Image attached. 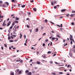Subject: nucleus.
<instances>
[{
  "instance_id": "obj_1",
  "label": "nucleus",
  "mask_w": 75,
  "mask_h": 75,
  "mask_svg": "<svg viewBox=\"0 0 75 75\" xmlns=\"http://www.w3.org/2000/svg\"><path fill=\"white\" fill-rule=\"evenodd\" d=\"M69 39L70 41H72L73 42H75V41H74V40L72 39V36L71 35H70V37L69 38Z\"/></svg>"
},
{
  "instance_id": "obj_2",
  "label": "nucleus",
  "mask_w": 75,
  "mask_h": 75,
  "mask_svg": "<svg viewBox=\"0 0 75 75\" xmlns=\"http://www.w3.org/2000/svg\"><path fill=\"white\" fill-rule=\"evenodd\" d=\"M19 69H17L16 71L15 72H16V75H18V73L19 72Z\"/></svg>"
},
{
  "instance_id": "obj_3",
  "label": "nucleus",
  "mask_w": 75,
  "mask_h": 75,
  "mask_svg": "<svg viewBox=\"0 0 75 75\" xmlns=\"http://www.w3.org/2000/svg\"><path fill=\"white\" fill-rule=\"evenodd\" d=\"M55 39H56V40H55V41H58V38H52V40H55Z\"/></svg>"
},
{
  "instance_id": "obj_4",
  "label": "nucleus",
  "mask_w": 75,
  "mask_h": 75,
  "mask_svg": "<svg viewBox=\"0 0 75 75\" xmlns=\"http://www.w3.org/2000/svg\"><path fill=\"white\" fill-rule=\"evenodd\" d=\"M28 75H32V73H31V72H29V73H28L27 74Z\"/></svg>"
},
{
  "instance_id": "obj_5",
  "label": "nucleus",
  "mask_w": 75,
  "mask_h": 75,
  "mask_svg": "<svg viewBox=\"0 0 75 75\" xmlns=\"http://www.w3.org/2000/svg\"><path fill=\"white\" fill-rule=\"evenodd\" d=\"M65 11H66V9H62L61 11V12H64Z\"/></svg>"
},
{
  "instance_id": "obj_6",
  "label": "nucleus",
  "mask_w": 75,
  "mask_h": 75,
  "mask_svg": "<svg viewBox=\"0 0 75 75\" xmlns=\"http://www.w3.org/2000/svg\"><path fill=\"white\" fill-rule=\"evenodd\" d=\"M20 18H17V17H16L15 18V20H18Z\"/></svg>"
},
{
  "instance_id": "obj_7",
  "label": "nucleus",
  "mask_w": 75,
  "mask_h": 75,
  "mask_svg": "<svg viewBox=\"0 0 75 75\" xmlns=\"http://www.w3.org/2000/svg\"><path fill=\"white\" fill-rule=\"evenodd\" d=\"M37 9L36 8H33V10L34 11H37Z\"/></svg>"
},
{
  "instance_id": "obj_8",
  "label": "nucleus",
  "mask_w": 75,
  "mask_h": 75,
  "mask_svg": "<svg viewBox=\"0 0 75 75\" xmlns=\"http://www.w3.org/2000/svg\"><path fill=\"white\" fill-rule=\"evenodd\" d=\"M74 16V14H71L70 15V17H73Z\"/></svg>"
},
{
  "instance_id": "obj_9",
  "label": "nucleus",
  "mask_w": 75,
  "mask_h": 75,
  "mask_svg": "<svg viewBox=\"0 0 75 75\" xmlns=\"http://www.w3.org/2000/svg\"><path fill=\"white\" fill-rule=\"evenodd\" d=\"M21 7H22V8H24V7H25V5H22L21 6Z\"/></svg>"
},
{
  "instance_id": "obj_10",
  "label": "nucleus",
  "mask_w": 75,
  "mask_h": 75,
  "mask_svg": "<svg viewBox=\"0 0 75 75\" xmlns=\"http://www.w3.org/2000/svg\"><path fill=\"white\" fill-rule=\"evenodd\" d=\"M36 63L37 64H38L39 65H40V62H38V61Z\"/></svg>"
},
{
  "instance_id": "obj_11",
  "label": "nucleus",
  "mask_w": 75,
  "mask_h": 75,
  "mask_svg": "<svg viewBox=\"0 0 75 75\" xmlns=\"http://www.w3.org/2000/svg\"><path fill=\"white\" fill-rule=\"evenodd\" d=\"M72 51L74 52H75V49H74V48H73Z\"/></svg>"
},
{
  "instance_id": "obj_12",
  "label": "nucleus",
  "mask_w": 75,
  "mask_h": 75,
  "mask_svg": "<svg viewBox=\"0 0 75 75\" xmlns=\"http://www.w3.org/2000/svg\"><path fill=\"white\" fill-rule=\"evenodd\" d=\"M20 35H21V36L20 37V39H21V38H22V35L21 34V33H20Z\"/></svg>"
},
{
  "instance_id": "obj_13",
  "label": "nucleus",
  "mask_w": 75,
  "mask_h": 75,
  "mask_svg": "<svg viewBox=\"0 0 75 75\" xmlns=\"http://www.w3.org/2000/svg\"><path fill=\"white\" fill-rule=\"evenodd\" d=\"M42 61H43V62H45L46 63L47 62V61H45V60H42Z\"/></svg>"
},
{
  "instance_id": "obj_14",
  "label": "nucleus",
  "mask_w": 75,
  "mask_h": 75,
  "mask_svg": "<svg viewBox=\"0 0 75 75\" xmlns=\"http://www.w3.org/2000/svg\"><path fill=\"white\" fill-rule=\"evenodd\" d=\"M3 26H4V25L5 26V25H6V24L4 25L5 24V21H4V22L3 23Z\"/></svg>"
},
{
  "instance_id": "obj_15",
  "label": "nucleus",
  "mask_w": 75,
  "mask_h": 75,
  "mask_svg": "<svg viewBox=\"0 0 75 75\" xmlns=\"http://www.w3.org/2000/svg\"><path fill=\"white\" fill-rule=\"evenodd\" d=\"M6 5H7L8 6L9 5V4L8 3V2H6Z\"/></svg>"
},
{
  "instance_id": "obj_16",
  "label": "nucleus",
  "mask_w": 75,
  "mask_h": 75,
  "mask_svg": "<svg viewBox=\"0 0 75 75\" xmlns=\"http://www.w3.org/2000/svg\"><path fill=\"white\" fill-rule=\"evenodd\" d=\"M14 75V74L13 72L11 73V74H10V75Z\"/></svg>"
},
{
  "instance_id": "obj_17",
  "label": "nucleus",
  "mask_w": 75,
  "mask_h": 75,
  "mask_svg": "<svg viewBox=\"0 0 75 75\" xmlns=\"http://www.w3.org/2000/svg\"><path fill=\"white\" fill-rule=\"evenodd\" d=\"M23 62V60H21L20 62V63H21V64H22Z\"/></svg>"
},
{
  "instance_id": "obj_18",
  "label": "nucleus",
  "mask_w": 75,
  "mask_h": 75,
  "mask_svg": "<svg viewBox=\"0 0 75 75\" xmlns=\"http://www.w3.org/2000/svg\"><path fill=\"white\" fill-rule=\"evenodd\" d=\"M15 24V22H14L13 23L12 25V26H14Z\"/></svg>"
},
{
  "instance_id": "obj_19",
  "label": "nucleus",
  "mask_w": 75,
  "mask_h": 75,
  "mask_svg": "<svg viewBox=\"0 0 75 75\" xmlns=\"http://www.w3.org/2000/svg\"><path fill=\"white\" fill-rule=\"evenodd\" d=\"M21 60L20 59H18L16 60V62H19V61H20Z\"/></svg>"
},
{
  "instance_id": "obj_20",
  "label": "nucleus",
  "mask_w": 75,
  "mask_h": 75,
  "mask_svg": "<svg viewBox=\"0 0 75 75\" xmlns=\"http://www.w3.org/2000/svg\"><path fill=\"white\" fill-rule=\"evenodd\" d=\"M29 72V71L28 70H27L25 71V72L26 73H28V72Z\"/></svg>"
},
{
  "instance_id": "obj_21",
  "label": "nucleus",
  "mask_w": 75,
  "mask_h": 75,
  "mask_svg": "<svg viewBox=\"0 0 75 75\" xmlns=\"http://www.w3.org/2000/svg\"><path fill=\"white\" fill-rule=\"evenodd\" d=\"M47 54H51V52L50 51H48L47 52Z\"/></svg>"
},
{
  "instance_id": "obj_22",
  "label": "nucleus",
  "mask_w": 75,
  "mask_h": 75,
  "mask_svg": "<svg viewBox=\"0 0 75 75\" xmlns=\"http://www.w3.org/2000/svg\"><path fill=\"white\" fill-rule=\"evenodd\" d=\"M59 74H63V73L62 72H59Z\"/></svg>"
},
{
  "instance_id": "obj_23",
  "label": "nucleus",
  "mask_w": 75,
  "mask_h": 75,
  "mask_svg": "<svg viewBox=\"0 0 75 75\" xmlns=\"http://www.w3.org/2000/svg\"><path fill=\"white\" fill-rule=\"evenodd\" d=\"M9 25H10V24L9 23H8L7 24V26L8 27V26H9Z\"/></svg>"
},
{
  "instance_id": "obj_24",
  "label": "nucleus",
  "mask_w": 75,
  "mask_h": 75,
  "mask_svg": "<svg viewBox=\"0 0 75 75\" xmlns=\"http://www.w3.org/2000/svg\"><path fill=\"white\" fill-rule=\"evenodd\" d=\"M52 75H56V73H55L52 72Z\"/></svg>"
},
{
  "instance_id": "obj_25",
  "label": "nucleus",
  "mask_w": 75,
  "mask_h": 75,
  "mask_svg": "<svg viewBox=\"0 0 75 75\" xmlns=\"http://www.w3.org/2000/svg\"><path fill=\"white\" fill-rule=\"evenodd\" d=\"M38 28H37L36 30V32H38Z\"/></svg>"
},
{
  "instance_id": "obj_26",
  "label": "nucleus",
  "mask_w": 75,
  "mask_h": 75,
  "mask_svg": "<svg viewBox=\"0 0 75 75\" xmlns=\"http://www.w3.org/2000/svg\"><path fill=\"white\" fill-rule=\"evenodd\" d=\"M18 74H21V71H19Z\"/></svg>"
},
{
  "instance_id": "obj_27",
  "label": "nucleus",
  "mask_w": 75,
  "mask_h": 75,
  "mask_svg": "<svg viewBox=\"0 0 75 75\" xmlns=\"http://www.w3.org/2000/svg\"><path fill=\"white\" fill-rule=\"evenodd\" d=\"M70 16V15L69 14H68L66 15V17H69Z\"/></svg>"
},
{
  "instance_id": "obj_28",
  "label": "nucleus",
  "mask_w": 75,
  "mask_h": 75,
  "mask_svg": "<svg viewBox=\"0 0 75 75\" xmlns=\"http://www.w3.org/2000/svg\"><path fill=\"white\" fill-rule=\"evenodd\" d=\"M71 13H75V11H72Z\"/></svg>"
},
{
  "instance_id": "obj_29",
  "label": "nucleus",
  "mask_w": 75,
  "mask_h": 75,
  "mask_svg": "<svg viewBox=\"0 0 75 75\" xmlns=\"http://www.w3.org/2000/svg\"><path fill=\"white\" fill-rule=\"evenodd\" d=\"M45 23H47L48 22V20H47V19H45Z\"/></svg>"
},
{
  "instance_id": "obj_30",
  "label": "nucleus",
  "mask_w": 75,
  "mask_h": 75,
  "mask_svg": "<svg viewBox=\"0 0 75 75\" xmlns=\"http://www.w3.org/2000/svg\"><path fill=\"white\" fill-rule=\"evenodd\" d=\"M51 4L52 5V6H53V5H54V3L52 2H51Z\"/></svg>"
},
{
  "instance_id": "obj_31",
  "label": "nucleus",
  "mask_w": 75,
  "mask_h": 75,
  "mask_svg": "<svg viewBox=\"0 0 75 75\" xmlns=\"http://www.w3.org/2000/svg\"><path fill=\"white\" fill-rule=\"evenodd\" d=\"M15 22L16 23H18V21H15Z\"/></svg>"
},
{
  "instance_id": "obj_32",
  "label": "nucleus",
  "mask_w": 75,
  "mask_h": 75,
  "mask_svg": "<svg viewBox=\"0 0 75 75\" xmlns=\"http://www.w3.org/2000/svg\"><path fill=\"white\" fill-rule=\"evenodd\" d=\"M11 21H9L8 23H10V24H11Z\"/></svg>"
},
{
  "instance_id": "obj_33",
  "label": "nucleus",
  "mask_w": 75,
  "mask_h": 75,
  "mask_svg": "<svg viewBox=\"0 0 75 75\" xmlns=\"http://www.w3.org/2000/svg\"><path fill=\"white\" fill-rule=\"evenodd\" d=\"M30 3H33L34 2V0H33L32 1H30Z\"/></svg>"
},
{
  "instance_id": "obj_34",
  "label": "nucleus",
  "mask_w": 75,
  "mask_h": 75,
  "mask_svg": "<svg viewBox=\"0 0 75 75\" xmlns=\"http://www.w3.org/2000/svg\"><path fill=\"white\" fill-rule=\"evenodd\" d=\"M54 8H55V9H56L57 8V6H55L54 7Z\"/></svg>"
},
{
  "instance_id": "obj_35",
  "label": "nucleus",
  "mask_w": 75,
  "mask_h": 75,
  "mask_svg": "<svg viewBox=\"0 0 75 75\" xmlns=\"http://www.w3.org/2000/svg\"><path fill=\"white\" fill-rule=\"evenodd\" d=\"M13 26H11L10 28V29H11V28H13Z\"/></svg>"
},
{
  "instance_id": "obj_36",
  "label": "nucleus",
  "mask_w": 75,
  "mask_h": 75,
  "mask_svg": "<svg viewBox=\"0 0 75 75\" xmlns=\"http://www.w3.org/2000/svg\"><path fill=\"white\" fill-rule=\"evenodd\" d=\"M14 1H15V0H12V3H14Z\"/></svg>"
},
{
  "instance_id": "obj_37",
  "label": "nucleus",
  "mask_w": 75,
  "mask_h": 75,
  "mask_svg": "<svg viewBox=\"0 0 75 75\" xmlns=\"http://www.w3.org/2000/svg\"><path fill=\"white\" fill-rule=\"evenodd\" d=\"M57 37H58V38H60V36H59V35H57Z\"/></svg>"
},
{
  "instance_id": "obj_38",
  "label": "nucleus",
  "mask_w": 75,
  "mask_h": 75,
  "mask_svg": "<svg viewBox=\"0 0 75 75\" xmlns=\"http://www.w3.org/2000/svg\"><path fill=\"white\" fill-rule=\"evenodd\" d=\"M54 3H55V4H56V3H57V1H54Z\"/></svg>"
},
{
  "instance_id": "obj_39",
  "label": "nucleus",
  "mask_w": 75,
  "mask_h": 75,
  "mask_svg": "<svg viewBox=\"0 0 75 75\" xmlns=\"http://www.w3.org/2000/svg\"><path fill=\"white\" fill-rule=\"evenodd\" d=\"M56 25H57V26H58V27H60V25H59L56 24Z\"/></svg>"
},
{
  "instance_id": "obj_40",
  "label": "nucleus",
  "mask_w": 75,
  "mask_h": 75,
  "mask_svg": "<svg viewBox=\"0 0 75 75\" xmlns=\"http://www.w3.org/2000/svg\"><path fill=\"white\" fill-rule=\"evenodd\" d=\"M24 37L25 38H25H26V36L25 35H24Z\"/></svg>"
},
{
  "instance_id": "obj_41",
  "label": "nucleus",
  "mask_w": 75,
  "mask_h": 75,
  "mask_svg": "<svg viewBox=\"0 0 75 75\" xmlns=\"http://www.w3.org/2000/svg\"><path fill=\"white\" fill-rule=\"evenodd\" d=\"M46 35V33H44L43 35H42V36H44V35Z\"/></svg>"
},
{
  "instance_id": "obj_42",
  "label": "nucleus",
  "mask_w": 75,
  "mask_h": 75,
  "mask_svg": "<svg viewBox=\"0 0 75 75\" xmlns=\"http://www.w3.org/2000/svg\"><path fill=\"white\" fill-rule=\"evenodd\" d=\"M42 46L43 47H45V43H43Z\"/></svg>"
},
{
  "instance_id": "obj_43",
  "label": "nucleus",
  "mask_w": 75,
  "mask_h": 75,
  "mask_svg": "<svg viewBox=\"0 0 75 75\" xmlns=\"http://www.w3.org/2000/svg\"><path fill=\"white\" fill-rule=\"evenodd\" d=\"M48 40L46 39V40L45 42H48Z\"/></svg>"
},
{
  "instance_id": "obj_44",
  "label": "nucleus",
  "mask_w": 75,
  "mask_h": 75,
  "mask_svg": "<svg viewBox=\"0 0 75 75\" xmlns=\"http://www.w3.org/2000/svg\"><path fill=\"white\" fill-rule=\"evenodd\" d=\"M71 24L72 25H74V23L73 22H72L71 23Z\"/></svg>"
},
{
  "instance_id": "obj_45",
  "label": "nucleus",
  "mask_w": 75,
  "mask_h": 75,
  "mask_svg": "<svg viewBox=\"0 0 75 75\" xmlns=\"http://www.w3.org/2000/svg\"><path fill=\"white\" fill-rule=\"evenodd\" d=\"M15 15L13 14H12V15H11V17H13V16H15Z\"/></svg>"
},
{
  "instance_id": "obj_46",
  "label": "nucleus",
  "mask_w": 75,
  "mask_h": 75,
  "mask_svg": "<svg viewBox=\"0 0 75 75\" xmlns=\"http://www.w3.org/2000/svg\"><path fill=\"white\" fill-rule=\"evenodd\" d=\"M73 48H75V45H73Z\"/></svg>"
},
{
  "instance_id": "obj_47",
  "label": "nucleus",
  "mask_w": 75,
  "mask_h": 75,
  "mask_svg": "<svg viewBox=\"0 0 75 75\" xmlns=\"http://www.w3.org/2000/svg\"><path fill=\"white\" fill-rule=\"evenodd\" d=\"M11 38H12V39H13V38H14V37H13V36H11Z\"/></svg>"
},
{
  "instance_id": "obj_48",
  "label": "nucleus",
  "mask_w": 75,
  "mask_h": 75,
  "mask_svg": "<svg viewBox=\"0 0 75 75\" xmlns=\"http://www.w3.org/2000/svg\"><path fill=\"white\" fill-rule=\"evenodd\" d=\"M3 6L4 7H6V6L4 5V4H3Z\"/></svg>"
},
{
  "instance_id": "obj_49",
  "label": "nucleus",
  "mask_w": 75,
  "mask_h": 75,
  "mask_svg": "<svg viewBox=\"0 0 75 75\" xmlns=\"http://www.w3.org/2000/svg\"><path fill=\"white\" fill-rule=\"evenodd\" d=\"M4 45L5 46V47H7V45H6V44H4Z\"/></svg>"
},
{
  "instance_id": "obj_50",
  "label": "nucleus",
  "mask_w": 75,
  "mask_h": 75,
  "mask_svg": "<svg viewBox=\"0 0 75 75\" xmlns=\"http://www.w3.org/2000/svg\"><path fill=\"white\" fill-rule=\"evenodd\" d=\"M10 42H13V40H11L10 41Z\"/></svg>"
},
{
  "instance_id": "obj_51",
  "label": "nucleus",
  "mask_w": 75,
  "mask_h": 75,
  "mask_svg": "<svg viewBox=\"0 0 75 75\" xmlns=\"http://www.w3.org/2000/svg\"><path fill=\"white\" fill-rule=\"evenodd\" d=\"M56 55V54H54L53 56V57H54V56H55Z\"/></svg>"
},
{
  "instance_id": "obj_52",
  "label": "nucleus",
  "mask_w": 75,
  "mask_h": 75,
  "mask_svg": "<svg viewBox=\"0 0 75 75\" xmlns=\"http://www.w3.org/2000/svg\"><path fill=\"white\" fill-rule=\"evenodd\" d=\"M11 39V38L10 37H8V40H10V39Z\"/></svg>"
},
{
  "instance_id": "obj_53",
  "label": "nucleus",
  "mask_w": 75,
  "mask_h": 75,
  "mask_svg": "<svg viewBox=\"0 0 75 75\" xmlns=\"http://www.w3.org/2000/svg\"><path fill=\"white\" fill-rule=\"evenodd\" d=\"M62 24H61V25H60V27H62Z\"/></svg>"
},
{
  "instance_id": "obj_54",
  "label": "nucleus",
  "mask_w": 75,
  "mask_h": 75,
  "mask_svg": "<svg viewBox=\"0 0 75 75\" xmlns=\"http://www.w3.org/2000/svg\"><path fill=\"white\" fill-rule=\"evenodd\" d=\"M12 36H13V37H16V36L14 35H12Z\"/></svg>"
},
{
  "instance_id": "obj_55",
  "label": "nucleus",
  "mask_w": 75,
  "mask_h": 75,
  "mask_svg": "<svg viewBox=\"0 0 75 75\" xmlns=\"http://www.w3.org/2000/svg\"><path fill=\"white\" fill-rule=\"evenodd\" d=\"M33 61V59H31L30 60V62H32Z\"/></svg>"
},
{
  "instance_id": "obj_56",
  "label": "nucleus",
  "mask_w": 75,
  "mask_h": 75,
  "mask_svg": "<svg viewBox=\"0 0 75 75\" xmlns=\"http://www.w3.org/2000/svg\"><path fill=\"white\" fill-rule=\"evenodd\" d=\"M67 45V43H66V45H64V46H66V45Z\"/></svg>"
},
{
  "instance_id": "obj_57",
  "label": "nucleus",
  "mask_w": 75,
  "mask_h": 75,
  "mask_svg": "<svg viewBox=\"0 0 75 75\" xmlns=\"http://www.w3.org/2000/svg\"><path fill=\"white\" fill-rule=\"evenodd\" d=\"M27 27H28V28H29V27H30L29 26V25H27Z\"/></svg>"
},
{
  "instance_id": "obj_58",
  "label": "nucleus",
  "mask_w": 75,
  "mask_h": 75,
  "mask_svg": "<svg viewBox=\"0 0 75 75\" xmlns=\"http://www.w3.org/2000/svg\"><path fill=\"white\" fill-rule=\"evenodd\" d=\"M43 58H45V55H44V56L43 57Z\"/></svg>"
},
{
  "instance_id": "obj_59",
  "label": "nucleus",
  "mask_w": 75,
  "mask_h": 75,
  "mask_svg": "<svg viewBox=\"0 0 75 75\" xmlns=\"http://www.w3.org/2000/svg\"><path fill=\"white\" fill-rule=\"evenodd\" d=\"M70 66V65L69 64L68 65V66H67V68H69V67Z\"/></svg>"
},
{
  "instance_id": "obj_60",
  "label": "nucleus",
  "mask_w": 75,
  "mask_h": 75,
  "mask_svg": "<svg viewBox=\"0 0 75 75\" xmlns=\"http://www.w3.org/2000/svg\"><path fill=\"white\" fill-rule=\"evenodd\" d=\"M31 49L32 50H33V49H34V47H31Z\"/></svg>"
},
{
  "instance_id": "obj_61",
  "label": "nucleus",
  "mask_w": 75,
  "mask_h": 75,
  "mask_svg": "<svg viewBox=\"0 0 75 75\" xmlns=\"http://www.w3.org/2000/svg\"><path fill=\"white\" fill-rule=\"evenodd\" d=\"M71 44H72V42L71 41L70 42Z\"/></svg>"
},
{
  "instance_id": "obj_62",
  "label": "nucleus",
  "mask_w": 75,
  "mask_h": 75,
  "mask_svg": "<svg viewBox=\"0 0 75 75\" xmlns=\"http://www.w3.org/2000/svg\"><path fill=\"white\" fill-rule=\"evenodd\" d=\"M52 33H54V31H52Z\"/></svg>"
},
{
  "instance_id": "obj_63",
  "label": "nucleus",
  "mask_w": 75,
  "mask_h": 75,
  "mask_svg": "<svg viewBox=\"0 0 75 75\" xmlns=\"http://www.w3.org/2000/svg\"><path fill=\"white\" fill-rule=\"evenodd\" d=\"M1 49H2V50H3V47H1Z\"/></svg>"
},
{
  "instance_id": "obj_64",
  "label": "nucleus",
  "mask_w": 75,
  "mask_h": 75,
  "mask_svg": "<svg viewBox=\"0 0 75 75\" xmlns=\"http://www.w3.org/2000/svg\"><path fill=\"white\" fill-rule=\"evenodd\" d=\"M2 3V1H0V3Z\"/></svg>"
}]
</instances>
